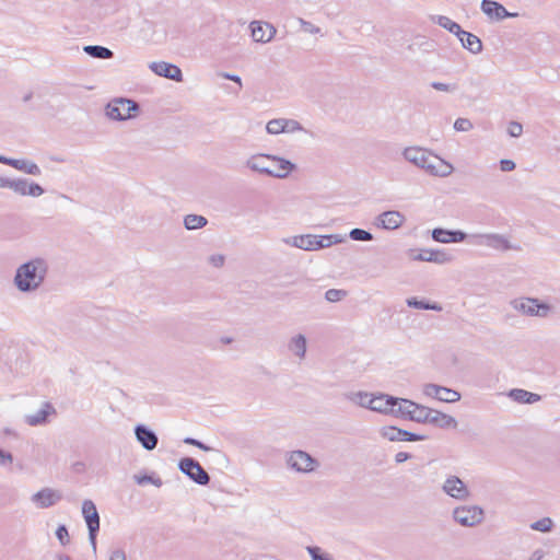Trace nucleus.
<instances>
[{"mask_svg": "<svg viewBox=\"0 0 560 560\" xmlns=\"http://www.w3.org/2000/svg\"><path fill=\"white\" fill-rule=\"evenodd\" d=\"M402 411L408 415V418L415 421H430L440 428H456L457 421L446 413L433 411L424 406L418 405L411 400H404L401 402Z\"/></svg>", "mask_w": 560, "mask_h": 560, "instance_id": "obj_1", "label": "nucleus"}, {"mask_svg": "<svg viewBox=\"0 0 560 560\" xmlns=\"http://www.w3.org/2000/svg\"><path fill=\"white\" fill-rule=\"evenodd\" d=\"M45 272L46 266L43 260L28 261L18 269L15 283L22 291L35 289L43 281Z\"/></svg>", "mask_w": 560, "mask_h": 560, "instance_id": "obj_2", "label": "nucleus"}, {"mask_svg": "<svg viewBox=\"0 0 560 560\" xmlns=\"http://www.w3.org/2000/svg\"><path fill=\"white\" fill-rule=\"evenodd\" d=\"M254 167L276 177H285L293 170V165L289 161L269 155L257 158Z\"/></svg>", "mask_w": 560, "mask_h": 560, "instance_id": "obj_3", "label": "nucleus"}, {"mask_svg": "<svg viewBox=\"0 0 560 560\" xmlns=\"http://www.w3.org/2000/svg\"><path fill=\"white\" fill-rule=\"evenodd\" d=\"M405 399L393 398L387 395H376L370 398L368 407L371 410L380 411V412H390L400 415L402 417H408L401 409V402Z\"/></svg>", "mask_w": 560, "mask_h": 560, "instance_id": "obj_4", "label": "nucleus"}, {"mask_svg": "<svg viewBox=\"0 0 560 560\" xmlns=\"http://www.w3.org/2000/svg\"><path fill=\"white\" fill-rule=\"evenodd\" d=\"M138 113V105L130 100H115L107 106V115L112 119L125 120L132 118Z\"/></svg>", "mask_w": 560, "mask_h": 560, "instance_id": "obj_5", "label": "nucleus"}, {"mask_svg": "<svg viewBox=\"0 0 560 560\" xmlns=\"http://www.w3.org/2000/svg\"><path fill=\"white\" fill-rule=\"evenodd\" d=\"M454 518L463 526H475L483 518V511L475 505L459 506L454 510Z\"/></svg>", "mask_w": 560, "mask_h": 560, "instance_id": "obj_6", "label": "nucleus"}, {"mask_svg": "<svg viewBox=\"0 0 560 560\" xmlns=\"http://www.w3.org/2000/svg\"><path fill=\"white\" fill-rule=\"evenodd\" d=\"M180 470L189 476L194 481L199 485H207L209 482V476L200 464L192 458H183L179 462Z\"/></svg>", "mask_w": 560, "mask_h": 560, "instance_id": "obj_7", "label": "nucleus"}, {"mask_svg": "<svg viewBox=\"0 0 560 560\" xmlns=\"http://www.w3.org/2000/svg\"><path fill=\"white\" fill-rule=\"evenodd\" d=\"M82 513L90 530V538L95 544V535L100 528V517L94 503L92 501H84Z\"/></svg>", "mask_w": 560, "mask_h": 560, "instance_id": "obj_8", "label": "nucleus"}, {"mask_svg": "<svg viewBox=\"0 0 560 560\" xmlns=\"http://www.w3.org/2000/svg\"><path fill=\"white\" fill-rule=\"evenodd\" d=\"M443 489L448 495L458 500H465L469 495V491L465 483L455 476L446 479Z\"/></svg>", "mask_w": 560, "mask_h": 560, "instance_id": "obj_9", "label": "nucleus"}, {"mask_svg": "<svg viewBox=\"0 0 560 560\" xmlns=\"http://www.w3.org/2000/svg\"><path fill=\"white\" fill-rule=\"evenodd\" d=\"M289 465L298 471H311L314 469V459L302 451L292 452L289 457Z\"/></svg>", "mask_w": 560, "mask_h": 560, "instance_id": "obj_10", "label": "nucleus"}, {"mask_svg": "<svg viewBox=\"0 0 560 560\" xmlns=\"http://www.w3.org/2000/svg\"><path fill=\"white\" fill-rule=\"evenodd\" d=\"M381 433L383 438L389 441H420L424 439L423 436L416 435L413 433L397 429L392 425L384 427Z\"/></svg>", "mask_w": 560, "mask_h": 560, "instance_id": "obj_11", "label": "nucleus"}, {"mask_svg": "<svg viewBox=\"0 0 560 560\" xmlns=\"http://www.w3.org/2000/svg\"><path fill=\"white\" fill-rule=\"evenodd\" d=\"M250 27L253 38L258 43L269 42L276 33L275 27L268 23L253 22Z\"/></svg>", "mask_w": 560, "mask_h": 560, "instance_id": "obj_12", "label": "nucleus"}, {"mask_svg": "<svg viewBox=\"0 0 560 560\" xmlns=\"http://www.w3.org/2000/svg\"><path fill=\"white\" fill-rule=\"evenodd\" d=\"M151 68L159 75H162V77L175 80V81H182V71L175 65L162 61V62L153 63Z\"/></svg>", "mask_w": 560, "mask_h": 560, "instance_id": "obj_13", "label": "nucleus"}, {"mask_svg": "<svg viewBox=\"0 0 560 560\" xmlns=\"http://www.w3.org/2000/svg\"><path fill=\"white\" fill-rule=\"evenodd\" d=\"M432 237L440 243H458L463 242L466 237L465 233L460 231H447L443 229H434Z\"/></svg>", "mask_w": 560, "mask_h": 560, "instance_id": "obj_14", "label": "nucleus"}, {"mask_svg": "<svg viewBox=\"0 0 560 560\" xmlns=\"http://www.w3.org/2000/svg\"><path fill=\"white\" fill-rule=\"evenodd\" d=\"M267 131L272 135L280 132L292 131L299 128L298 122L287 119H272L267 124Z\"/></svg>", "mask_w": 560, "mask_h": 560, "instance_id": "obj_15", "label": "nucleus"}, {"mask_svg": "<svg viewBox=\"0 0 560 560\" xmlns=\"http://www.w3.org/2000/svg\"><path fill=\"white\" fill-rule=\"evenodd\" d=\"M60 498L61 497L57 491L51 489H43L34 495V501L40 508H48L55 504Z\"/></svg>", "mask_w": 560, "mask_h": 560, "instance_id": "obj_16", "label": "nucleus"}, {"mask_svg": "<svg viewBox=\"0 0 560 560\" xmlns=\"http://www.w3.org/2000/svg\"><path fill=\"white\" fill-rule=\"evenodd\" d=\"M404 217L398 211H386L380 215L384 229L394 230L401 225Z\"/></svg>", "mask_w": 560, "mask_h": 560, "instance_id": "obj_17", "label": "nucleus"}, {"mask_svg": "<svg viewBox=\"0 0 560 560\" xmlns=\"http://www.w3.org/2000/svg\"><path fill=\"white\" fill-rule=\"evenodd\" d=\"M521 310L529 315H546L548 312V306L545 304L538 303L537 300L534 299H525L521 302Z\"/></svg>", "mask_w": 560, "mask_h": 560, "instance_id": "obj_18", "label": "nucleus"}, {"mask_svg": "<svg viewBox=\"0 0 560 560\" xmlns=\"http://www.w3.org/2000/svg\"><path fill=\"white\" fill-rule=\"evenodd\" d=\"M481 8L482 11L490 18L503 19L509 15L504 7L495 1L483 0Z\"/></svg>", "mask_w": 560, "mask_h": 560, "instance_id": "obj_19", "label": "nucleus"}, {"mask_svg": "<svg viewBox=\"0 0 560 560\" xmlns=\"http://www.w3.org/2000/svg\"><path fill=\"white\" fill-rule=\"evenodd\" d=\"M136 435L144 448L153 450L156 446L158 439L155 434L144 427H137Z\"/></svg>", "mask_w": 560, "mask_h": 560, "instance_id": "obj_20", "label": "nucleus"}, {"mask_svg": "<svg viewBox=\"0 0 560 560\" xmlns=\"http://www.w3.org/2000/svg\"><path fill=\"white\" fill-rule=\"evenodd\" d=\"M413 258L421 261H433L439 264L445 262L450 259L445 253L431 249L420 250V253Z\"/></svg>", "mask_w": 560, "mask_h": 560, "instance_id": "obj_21", "label": "nucleus"}, {"mask_svg": "<svg viewBox=\"0 0 560 560\" xmlns=\"http://www.w3.org/2000/svg\"><path fill=\"white\" fill-rule=\"evenodd\" d=\"M434 396L439 400L445 401V402H455V401L459 400V398H460L459 393H457L456 390H453V389H450L446 387H441V386H434Z\"/></svg>", "mask_w": 560, "mask_h": 560, "instance_id": "obj_22", "label": "nucleus"}, {"mask_svg": "<svg viewBox=\"0 0 560 560\" xmlns=\"http://www.w3.org/2000/svg\"><path fill=\"white\" fill-rule=\"evenodd\" d=\"M510 396L518 402L523 404H533L540 399V396L524 389H513L510 393Z\"/></svg>", "mask_w": 560, "mask_h": 560, "instance_id": "obj_23", "label": "nucleus"}, {"mask_svg": "<svg viewBox=\"0 0 560 560\" xmlns=\"http://www.w3.org/2000/svg\"><path fill=\"white\" fill-rule=\"evenodd\" d=\"M296 246L306 250H315L324 246V238L318 240L313 236H301L295 241Z\"/></svg>", "mask_w": 560, "mask_h": 560, "instance_id": "obj_24", "label": "nucleus"}, {"mask_svg": "<svg viewBox=\"0 0 560 560\" xmlns=\"http://www.w3.org/2000/svg\"><path fill=\"white\" fill-rule=\"evenodd\" d=\"M460 40H462L464 47H466L471 52H478L481 49L480 39L470 33L463 32V34L460 36Z\"/></svg>", "mask_w": 560, "mask_h": 560, "instance_id": "obj_25", "label": "nucleus"}, {"mask_svg": "<svg viewBox=\"0 0 560 560\" xmlns=\"http://www.w3.org/2000/svg\"><path fill=\"white\" fill-rule=\"evenodd\" d=\"M427 167L434 174L445 176L451 173L452 166L438 158L427 165Z\"/></svg>", "mask_w": 560, "mask_h": 560, "instance_id": "obj_26", "label": "nucleus"}, {"mask_svg": "<svg viewBox=\"0 0 560 560\" xmlns=\"http://www.w3.org/2000/svg\"><path fill=\"white\" fill-rule=\"evenodd\" d=\"M55 413V409L51 405L46 404L44 408L35 416L28 417V423L36 425L46 421L47 417Z\"/></svg>", "mask_w": 560, "mask_h": 560, "instance_id": "obj_27", "label": "nucleus"}, {"mask_svg": "<svg viewBox=\"0 0 560 560\" xmlns=\"http://www.w3.org/2000/svg\"><path fill=\"white\" fill-rule=\"evenodd\" d=\"M185 226L188 230L200 229L207 224V220L202 215L188 214L184 220Z\"/></svg>", "mask_w": 560, "mask_h": 560, "instance_id": "obj_28", "label": "nucleus"}, {"mask_svg": "<svg viewBox=\"0 0 560 560\" xmlns=\"http://www.w3.org/2000/svg\"><path fill=\"white\" fill-rule=\"evenodd\" d=\"M84 50L95 58L107 59L113 56V52L108 48L102 46H86Z\"/></svg>", "mask_w": 560, "mask_h": 560, "instance_id": "obj_29", "label": "nucleus"}, {"mask_svg": "<svg viewBox=\"0 0 560 560\" xmlns=\"http://www.w3.org/2000/svg\"><path fill=\"white\" fill-rule=\"evenodd\" d=\"M292 349L299 357H304L306 351V341L303 336H298L292 341Z\"/></svg>", "mask_w": 560, "mask_h": 560, "instance_id": "obj_30", "label": "nucleus"}, {"mask_svg": "<svg viewBox=\"0 0 560 560\" xmlns=\"http://www.w3.org/2000/svg\"><path fill=\"white\" fill-rule=\"evenodd\" d=\"M347 295V292L338 289H330L326 292L325 298L329 302H338Z\"/></svg>", "mask_w": 560, "mask_h": 560, "instance_id": "obj_31", "label": "nucleus"}, {"mask_svg": "<svg viewBox=\"0 0 560 560\" xmlns=\"http://www.w3.org/2000/svg\"><path fill=\"white\" fill-rule=\"evenodd\" d=\"M350 236H351V238H353L355 241H371L372 240V234L369 233L368 231H364L361 229H353L350 232Z\"/></svg>", "mask_w": 560, "mask_h": 560, "instance_id": "obj_32", "label": "nucleus"}, {"mask_svg": "<svg viewBox=\"0 0 560 560\" xmlns=\"http://www.w3.org/2000/svg\"><path fill=\"white\" fill-rule=\"evenodd\" d=\"M552 526V522L550 518L546 517L542 518L532 525L533 529L540 530V532H548L550 530Z\"/></svg>", "mask_w": 560, "mask_h": 560, "instance_id": "obj_33", "label": "nucleus"}, {"mask_svg": "<svg viewBox=\"0 0 560 560\" xmlns=\"http://www.w3.org/2000/svg\"><path fill=\"white\" fill-rule=\"evenodd\" d=\"M408 305L417 307V308L441 311V306H439L436 304H425V303H423L421 301H417V300H408Z\"/></svg>", "mask_w": 560, "mask_h": 560, "instance_id": "obj_34", "label": "nucleus"}, {"mask_svg": "<svg viewBox=\"0 0 560 560\" xmlns=\"http://www.w3.org/2000/svg\"><path fill=\"white\" fill-rule=\"evenodd\" d=\"M406 156L417 163H418V161H421L424 163V160H423L424 152L421 150H416V149L407 150Z\"/></svg>", "mask_w": 560, "mask_h": 560, "instance_id": "obj_35", "label": "nucleus"}, {"mask_svg": "<svg viewBox=\"0 0 560 560\" xmlns=\"http://www.w3.org/2000/svg\"><path fill=\"white\" fill-rule=\"evenodd\" d=\"M56 535L62 545L69 544V533L66 526L61 525L57 528Z\"/></svg>", "mask_w": 560, "mask_h": 560, "instance_id": "obj_36", "label": "nucleus"}, {"mask_svg": "<svg viewBox=\"0 0 560 560\" xmlns=\"http://www.w3.org/2000/svg\"><path fill=\"white\" fill-rule=\"evenodd\" d=\"M454 127L458 131H466L471 128V122L468 119L459 118L455 121Z\"/></svg>", "mask_w": 560, "mask_h": 560, "instance_id": "obj_37", "label": "nucleus"}, {"mask_svg": "<svg viewBox=\"0 0 560 560\" xmlns=\"http://www.w3.org/2000/svg\"><path fill=\"white\" fill-rule=\"evenodd\" d=\"M508 131L512 137H520L522 135L523 127L518 122H511Z\"/></svg>", "mask_w": 560, "mask_h": 560, "instance_id": "obj_38", "label": "nucleus"}, {"mask_svg": "<svg viewBox=\"0 0 560 560\" xmlns=\"http://www.w3.org/2000/svg\"><path fill=\"white\" fill-rule=\"evenodd\" d=\"M500 167L503 172H511L515 168V163L512 160H501Z\"/></svg>", "mask_w": 560, "mask_h": 560, "instance_id": "obj_39", "label": "nucleus"}, {"mask_svg": "<svg viewBox=\"0 0 560 560\" xmlns=\"http://www.w3.org/2000/svg\"><path fill=\"white\" fill-rule=\"evenodd\" d=\"M308 551L312 555L313 557V560H331L325 556H322L318 553L319 549L318 548H308Z\"/></svg>", "mask_w": 560, "mask_h": 560, "instance_id": "obj_40", "label": "nucleus"}, {"mask_svg": "<svg viewBox=\"0 0 560 560\" xmlns=\"http://www.w3.org/2000/svg\"><path fill=\"white\" fill-rule=\"evenodd\" d=\"M210 261L214 267H221L224 264V257L222 255H215L210 258Z\"/></svg>", "mask_w": 560, "mask_h": 560, "instance_id": "obj_41", "label": "nucleus"}, {"mask_svg": "<svg viewBox=\"0 0 560 560\" xmlns=\"http://www.w3.org/2000/svg\"><path fill=\"white\" fill-rule=\"evenodd\" d=\"M11 463H12L11 454L4 453L3 451L0 450V464L4 465V464H11Z\"/></svg>", "mask_w": 560, "mask_h": 560, "instance_id": "obj_42", "label": "nucleus"}, {"mask_svg": "<svg viewBox=\"0 0 560 560\" xmlns=\"http://www.w3.org/2000/svg\"><path fill=\"white\" fill-rule=\"evenodd\" d=\"M27 194H30L32 196H39L43 194V188L38 185H31L28 187Z\"/></svg>", "mask_w": 560, "mask_h": 560, "instance_id": "obj_43", "label": "nucleus"}, {"mask_svg": "<svg viewBox=\"0 0 560 560\" xmlns=\"http://www.w3.org/2000/svg\"><path fill=\"white\" fill-rule=\"evenodd\" d=\"M0 162L5 163V164H9V165H12V166H14V167H16V168H20V170H22V168H23L22 166H20V165H19V163H20V162H19V161H15V160H9V159L1 158V156H0Z\"/></svg>", "mask_w": 560, "mask_h": 560, "instance_id": "obj_44", "label": "nucleus"}, {"mask_svg": "<svg viewBox=\"0 0 560 560\" xmlns=\"http://www.w3.org/2000/svg\"><path fill=\"white\" fill-rule=\"evenodd\" d=\"M110 560H126V557L122 551L116 550L112 553Z\"/></svg>", "mask_w": 560, "mask_h": 560, "instance_id": "obj_45", "label": "nucleus"}, {"mask_svg": "<svg viewBox=\"0 0 560 560\" xmlns=\"http://www.w3.org/2000/svg\"><path fill=\"white\" fill-rule=\"evenodd\" d=\"M432 86L439 91H445V92L450 91V85H447L445 83L434 82V83H432Z\"/></svg>", "mask_w": 560, "mask_h": 560, "instance_id": "obj_46", "label": "nucleus"}, {"mask_svg": "<svg viewBox=\"0 0 560 560\" xmlns=\"http://www.w3.org/2000/svg\"><path fill=\"white\" fill-rule=\"evenodd\" d=\"M409 458V454L408 453H405V452H399L396 454V462L397 463H402L405 460H407Z\"/></svg>", "mask_w": 560, "mask_h": 560, "instance_id": "obj_47", "label": "nucleus"}, {"mask_svg": "<svg viewBox=\"0 0 560 560\" xmlns=\"http://www.w3.org/2000/svg\"><path fill=\"white\" fill-rule=\"evenodd\" d=\"M222 77L225 78V79H229V80H232V81L236 82L240 85V88H242V81H241L240 77H237V75H230V74H226V73L222 74Z\"/></svg>", "mask_w": 560, "mask_h": 560, "instance_id": "obj_48", "label": "nucleus"}, {"mask_svg": "<svg viewBox=\"0 0 560 560\" xmlns=\"http://www.w3.org/2000/svg\"><path fill=\"white\" fill-rule=\"evenodd\" d=\"M185 443L190 444V445H196V446H198L200 448L207 450L206 446H203L200 442H198V441H196L194 439H186Z\"/></svg>", "mask_w": 560, "mask_h": 560, "instance_id": "obj_49", "label": "nucleus"}, {"mask_svg": "<svg viewBox=\"0 0 560 560\" xmlns=\"http://www.w3.org/2000/svg\"><path fill=\"white\" fill-rule=\"evenodd\" d=\"M27 172H28V173H31V174H36V173L38 172V167H37V165L32 164V165L28 167Z\"/></svg>", "mask_w": 560, "mask_h": 560, "instance_id": "obj_50", "label": "nucleus"}, {"mask_svg": "<svg viewBox=\"0 0 560 560\" xmlns=\"http://www.w3.org/2000/svg\"><path fill=\"white\" fill-rule=\"evenodd\" d=\"M500 247H502L503 249H509L511 248V246L508 244L506 241L504 240H500Z\"/></svg>", "mask_w": 560, "mask_h": 560, "instance_id": "obj_51", "label": "nucleus"}, {"mask_svg": "<svg viewBox=\"0 0 560 560\" xmlns=\"http://www.w3.org/2000/svg\"><path fill=\"white\" fill-rule=\"evenodd\" d=\"M454 27L455 28H459V26L457 24L453 23V25H452V27L450 30L453 31Z\"/></svg>", "mask_w": 560, "mask_h": 560, "instance_id": "obj_52", "label": "nucleus"}]
</instances>
